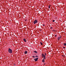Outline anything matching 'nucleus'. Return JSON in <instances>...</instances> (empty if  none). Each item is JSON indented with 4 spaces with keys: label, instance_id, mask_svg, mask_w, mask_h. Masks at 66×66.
<instances>
[{
    "label": "nucleus",
    "instance_id": "nucleus-5",
    "mask_svg": "<svg viewBox=\"0 0 66 66\" xmlns=\"http://www.w3.org/2000/svg\"><path fill=\"white\" fill-rule=\"evenodd\" d=\"M42 57H43V59L44 60H45L46 59V56H45V55H44Z\"/></svg>",
    "mask_w": 66,
    "mask_h": 66
},
{
    "label": "nucleus",
    "instance_id": "nucleus-6",
    "mask_svg": "<svg viewBox=\"0 0 66 66\" xmlns=\"http://www.w3.org/2000/svg\"><path fill=\"white\" fill-rule=\"evenodd\" d=\"M28 53V52H27V51H26L24 52V53L25 54H27Z\"/></svg>",
    "mask_w": 66,
    "mask_h": 66
},
{
    "label": "nucleus",
    "instance_id": "nucleus-11",
    "mask_svg": "<svg viewBox=\"0 0 66 66\" xmlns=\"http://www.w3.org/2000/svg\"><path fill=\"white\" fill-rule=\"evenodd\" d=\"M40 43L41 45H43V43H42L41 42H40Z\"/></svg>",
    "mask_w": 66,
    "mask_h": 66
},
{
    "label": "nucleus",
    "instance_id": "nucleus-9",
    "mask_svg": "<svg viewBox=\"0 0 66 66\" xmlns=\"http://www.w3.org/2000/svg\"><path fill=\"white\" fill-rule=\"evenodd\" d=\"M44 55V54H42V57H43Z\"/></svg>",
    "mask_w": 66,
    "mask_h": 66
},
{
    "label": "nucleus",
    "instance_id": "nucleus-4",
    "mask_svg": "<svg viewBox=\"0 0 66 66\" xmlns=\"http://www.w3.org/2000/svg\"><path fill=\"white\" fill-rule=\"evenodd\" d=\"M38 58H37L34 59V60H35V62H36V61H38Z\"/></svg>",
    "mask_w": 66,
    "mask_h": 66
},
{
    "label": "nucleus",
    "instance_id": "nucleus-16",
    "mask_svg": "<svg viewBox=\"0 0 66 66\" xmlns=\"http://www.w3.org/2000/svg\"><path fill=\"white\" fill-rule=\"evenodd\" d=\"M38 57V56H35V57Z\"/></svg>",
    "mask_w": 66,
    "mask_h": 66
},
{
    "label": "nucleus",
    "instance_id": "nucleus-3",
    "mask_svg": "<svg viewBox=\"0 0 66 66\" xmlns=\"http://www.w3.org/2000/svg\"><path fill=\"white\" fill-rule=\"evenodd\" d=\"M62 38V36L58 37L57 39L58 40V41L60 40V38Z\"/></svg>",
    "mask_w": 66,
    "mask_h": 66
},
{
    "label": "nucleus",
    "instance_id": "nucleus-8",
    "mask_svg": "<svg viewBox=\"0 0 66 66\" xmlns=\"http://www.w3.org/2000/svg\"><path fill=\"white\" fill-rule=\"evenodd\" d=\"M44 59H43L42 60V62H43V63H44L45 62V60H44Z\"/></svg>",
    "mask_w": 66,
    "mask_h": 66
},
{
    "label": "nucleus",
    "instance_id": "nucleus-23",
    "mask_svg": "<svg viewBox=\"0 0 66 66\" xmlns=\"http://www.w3.org/2000/svg\"><path fill=\"white\" fill-rule=\"evenodd\" d=\"M53 28L52 27H51V29H52Z\"/></svg>",
    "mask_w": 66,
    "mask_h": 66
},
{
    "label": "nucleus",
    "instance_id": "nucleus-15",
    "mask_svg": "<svg viewBox=\"0 0 66 66\" xmlns=\"http://www.w3.org/2000/svg\"><path fill=\"white\" fill-rule=\"evenodd\" d=\"M53 22H54L55 21L54 20H53L52 21Z\"/></svg>",
    "mask_w": 66,
    "mask_h": 66
},
{
    "label": "nucleus",
    "instance_id": "nucleus-17",
    "mask_svg": "<svg viewBox=\"0 0 66 66\" xmlns=\"http://www.w3.org/2000/svg\"><path fill=\"white\" fill-rule=\"evenodd\" d=\"M56 36H57V35H55V37H56Z\"/></svg>",
    "mask_w": 66,
    "mask_h": 66
},
{
    "label": "nucleus",
    "instance_id": "nucleus-10",
    "mask_svg": "<svg viewBox=\"0 0 66 66\" xmlns=\"http://www.w3.org/2000/svg\"><path fill=\"white\" fill-rule=\"evenodd\" d=\"M64 46H66V43H64Z\"/></svg>",
    "mask_w": 66,
    "mask_h": 66
},
{
    "label": "nucleus",
    "instance_id": "nucleus-21",
    "mask_svg": "<svg viewBox=\"0 0 66 66\" xmlns=\"http://www.w3.org/2000/svg\"><path fill=\"white\" fill-rule=\"evenodd\" d=\"M44 65H45V63H44Z\"/></svg>",
    "mask_w": 66,
    "mask_h": 66
},
{
    "label": "nucleus",
    "instance_id": "nucleus-1",
    "mask_svg": "<svg viewBox=\"0 0 66 66\" xmlns=\"http://www.w3.org/2000/svg\"><path fill=\"white\" fill-rule=\"evenodd\" d=\"M9 52L10 53L12 54L13 53V51H12V50L10 48H9L8 50Z\"/></svg>",
    "mask_w": 66,
    "mask_h": 66
},
{
    "label": "nucleus",
    "instance_id": "nucleus-19",
    "mask_svg": "<svg viewBox=\"0 0 66 66\" xmlns=\"http://www.w3.org/2000/svg\"><path fill=\"white\" fill-rule=\"evenodd\" d=\"M62 56H63V57H64V56L63 55H62Z\"/></svg>",
    "mask_w": 66,
    "mask_h": 66
},
{
    "label": "nucleus",
    "instance_id": "nucleus-12",
    "mask_svg": "<svg viewBox=\"0 0 66 66\" xmlns=\"http://www.w3.org/2000/svg\"><path fill=\"white\" fill-rule=\"evenodd\" d=\"M50 5H49V6H48V8L49 9H50Z\"/></svg>",
    "mask_w": 66,
    "mask_h": 66
},
{
    "label": "nucleus",
    "instance_id": "nucleus-13",
    "mask_svg": "<svg viewBox=\"0 0 66 66\" xmlns=\"http://www.w3.org/2000/svg\"><path fill=\"white\" fill-rule=\"evenodd\" d=\"M34 52H35V53H37V52L36 51H34Z\"/></svg>",
    "mask_w": 66,
    "mask_h": 66
},
{
    "label": "nucleus",
    "instance_id": "nucleus-24",
    "mask_svg": "<svg viewBox=\"0 0 66 66\" xmlns=\"http://www.w3.org/2000/svg\"><path fill=\"white\" fill-rule=\"evenodd\" d=\"M27 20H25V21H27Z\"/></svg>",
    "mask_w": 66,
    "mask_h": 66
},
{
    "label": "nucleus",
    "instance_id": "nucleus-14",
    "mask_svg": "<svg viewBox=\"0 0 66 66\" xmlns=\"http://www.w3.org/2000/svg\"><path fill=\"white\" fill-rule=\"evenodd\" d=\"M46 55V53H45V55Z\"/></svg>",
    "mask_w": 66,
    "mask_h": 66
},
{
    "label": "nucleus",
    "instance_id": "nucleus-22",
    "mask_svg": "<svg viewBox=\"0 0 66 66\" xmlns=\"http://www.w3.org/2000/svg\"><path fill=\"white\" fill-rule=\"evenodd\" d=\"M43 26H45V24H43Z\"/></svg>",
    "mask_w": 66,
    "mask_h": 66
},
{
    "label": "nucleus",
    "instance_id": "nucleus-7",
    "mask_svg": "<svg viewBox=\"0 0 66 66\" xmlns=\"http://www.w3.org/2000/svg\"><path fill=\"white\" fill-rule=\"evenodd\" d=\"M23 40L25 42H26V40L25 38L23 39Z\"/></svg>",
    "mask_w": 66,
    "mask_h": 66
},
{
    "label": "nucleus",
    "instance_id": "nucleus-2",
    "mask_svg": "<svg viewBox=\"0 0 66 66\" xmlns=\"http://www.w3.org/2000/svg\"><path fill=\"white\" fill-rule=\"evenodd\" d=\"M37 20H36L34 21V24H35V23H37Z\"/></svg>",
    "mask_w": 66,
    "mask_h": 66
},
{
    "label": "nucleus",
    "instance_id": "nucleus-18",
    "mask_svg": "<svg viewBox=\"0 0 66 66\" xmlns=\"http://www.w3.org/2000/svg\"><path fill=\"white\" fill-rule=\"evenodd\" d=\"M32 57H35L34 56H32Z\"/></svg>",
    "mask_w": 66,
    "mask_h": 66
},
{
    "label": "nucleus",
    "instance_id": "nucleus-20",
    "mask_svg": "<svg viewBox=\"0 0 66 66\" xmlns=\"http://www.w3.org/2000/svg\"><path fill=\"white\" fill-rule=\"evenodd\" d=\"M63 48H65V47H63Z\"/></svg>",
    "mask_w": 66,
    "mask_h": 66
}]
</instances>
